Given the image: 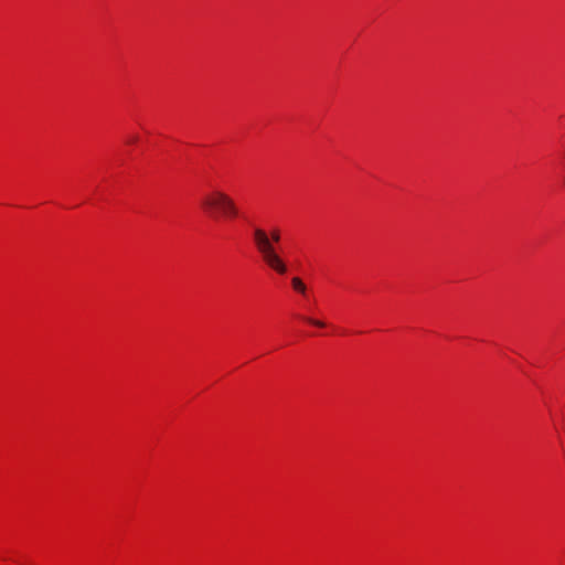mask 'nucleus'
I'll list each match as a JSON object with an SVG mask.
<instances>
[{"instance_id": "obj_1", "label": "nucleus", "mask_w": 565, "mask_h": 565, "mask_svg": "<svg viewBox=\"0 0 565 565\" xmlns=\"http://www.w3.org/2000/svg\"><path fill=\"white\" fill-rule=\"evenodd\" d=\"M253 241L265 264L278 274L287 273V265L276 253L268 234L260 227H254Z\"/></svg>"}, {"instance_id": "obj_2", "label": "nucleus", "mask_w": 565, "mask_h": 565, "mask_svg": "<svg viewBox=\"0 0 565 565\" xmlns=\"http://www.w3.org/2000/svg\"><path fill=\"white\" fill-rule=\"evenodd\" d=\"M202 207L212 216L234 218L238 216V207L234 200L223 191H213L202 200Z\"/></svg>"}, {"instance_id": "obj_3", "label": "nucleus", "mask_w": 565, "mask_h": 565, "mask_svg": "<svg viewBox=\"0 0 565 565\" xmlns=\"http://www.w3.org/2000/svg\"><path fill=\"white\" fill-rule=\"evenodd\" d=\"M291 284H292V287L295 288V290H297V291H299L301 294L306 292V286L301 281L300 278H298V277L292 278Z\"/></svg>"}, {"instance_id": "obj_4", "label": "nucleus", "mask_w": 565, "mask_h": 565, "mask_svg": "<svg viewBox=\"0 0 565 565\" xmlns=\"http://www.w3.org/2000/svg\"><path fill=\"white\" fill-rule=\"evenodd\" d=\"M269 238L271 239L273 244H274V242H279V239H280L279 232L278 231H274Z\"/></svg>"}, {"instance_id": "obj_5", "label": "nucleus", "mask_w": 565, "mask_h": 565, "mask_svg": "<svg viewBox=\"0 0 565 565\" xmlns=\"http://www.w3.org/2000/svg\"><path fill=\"white\" fill-rule=\"evenodd\" d=\"M307 321L310 322L313 326H317V327H324V323L322 321H319V320L307 319Z\"/></svg>"}, {"instance_id": "obj_6", "label": "nucleus", "mask_w": 565, "mask_h": 565, "mask_svg": "<svg viewBox=\"0 0 565 565\" xmlns=\"http://www.w3.org/2000/svg\"><path fill=\"white\" fill-rule=\"evenodd\" d=\"M137 140H138V138H137V137H132V138L129 140V142H136Z\"/></svg>"}]
</instances>
